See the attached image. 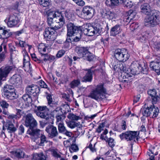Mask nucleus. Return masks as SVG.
Returning a JSON list of instances; mask_svg holds the SVG:
<instances>
[{
    "mask_svg": "<svg viewBox=\"0 0 160 160\" xmlns=\"http://www.w3.org/2000/svg\"><path fill=\"white\" fill-rule=\"evenodd\" d=\"M51 19H52L56 22L55 25H51V40L54 41L56 39L57 35L56 30L60 28L59 26H56V24L59 23V22L62 23L63 24L64 23V19L61 13L52 11H51ZM52 22L51 21V23Z\"/></svg>",
    "mask_w": 160,
    "mask_h": 160,
    "instance_id": "f257e3e1",
    "label": "nucleus"
},
{
    "mask_svg": "<svg viewBox=\"0 0 160 160\" xmlns=\"http://www.w3.org/2000/svg\"><path fill=\"white\" fill-rule=\"evenodd\" d=\"M146 26L150 28L154 27L160 24V12L153 10L147 16L144 20Z\"/></svg>",
    "mask_w": 160,
    "mask_h": 160,
    "instance_id": "f03ea898",
    "label": "nucleus"
},
{
    "mask_svg": "<svg viewBox=\"0 0 160 160\" xmlns=\"http://www.w3.org/2000/svg\"><path fill=\"white\" fill-rule=\"evenodd\" d=\"M106 90L102 84L97 85L96 87L91 92L88 97L97 101L102 100L105 98V94Z\"/></svg>",
    "mask_w": 160,
    "mask_h": 160,
    "instance_id": "7ed1b4c3",
    "label": "nucleus"
},
{
    "mask_svg": "<svg viewBox=\"0 0 160 160\" xmlns=\"http://www.w3.org/2000/svg\"><path fill=\"white\" fill-rule=\"evenodd\" d=\"M130 72L133 75H136L140 72L145 74L148 73V67L147 65L144 63H140L138 61L133 62L130 66Z\"/></svg>",
    "mask_w": 160,
    "mask_h": 160,
    "instance_id": "20e7f679",
    "label": "nucleus"
},
{
    "mask_svg": "<svg viewBox=\"0 0 160 160\" xmlns=\"http://www.w3.org/2000/svg\"><path fill=\"white\" fill-rule=\"evenodd\" d=\"M15 67L13 64H6L0 68V87L2 84V82L6 81L8 74L13 71Z\"/></svg>",
    "mask_w": 160,
    "mask_h": 160,
    "instance_id": "39448f33",
    "label": "nucleus"
},
{
    "mask_svg": "<svg viewBox=\"0 0 160 160\" xmlns=\"http://www.w3.org/2000/svg\"><path fill=\"white\" fill-rule=\"evenodd\" d=\"M139 132L138 131H129L122 132L119 135L121 140H125L127 141L136 142L135 139L138 141Z\"/></svg>",
    "mask_w": 160,
    "mask_h": 160,
    "instance_id": "423d86ee",
    "label": "nucleus"
},
{
    "mask_svg": "<svg viewBox=\"0 0 160 160\" xmlns=\"http://www.w3.org/2000/svg\"><path fill=\"white\" fill-rule=\"evenodd\" d=\"M114 53L116 58L120 62H125L128 59L129 57L127 50L124 48L116 49Z\"/></svg>",
    "mask_w": 160,
    "mask_h": 160,
    "instance_id": "0eeeda50",
    "label": "nucleus"
},
{
    "mask_svg": "<svg viewBox=\"0 0 160 160\" xmlns=\"http://www.w3.org/2000/svg\"><path fill=\"white\" fill-rule=\"evenodd\" d=\"M142 112L143 116L147 117L152 115V118H155L158 115L159 109L158 108H155L153 105L147 108H143L142 109Z\"/></svg>",
    "mask_w": 160,
    "mask_h": 160,
    "instance_id": "6e6552de",
    "label": "nucleus"
},
{
    "mask_svg": "<svg viewBox=\"0 0 160 160\" xmlns=\"http://www.w3.org/2000/svg\"><path fill=\"white\" fill-rule=\"evenodd\" d=\"M36 114L38 117L46 120L49 119V109L46 106H39L35 110Z\"/></svg>",
    "mask_w": 160,
    "mask_h": 160,
    "instance_id": "1a4fd4ad",
    "label": "nucleus"
},
{
    "mask_svg": "<svg viewBox=\"0 0 160 160\" xmlns=\"http://www.w3.org/2000/svg\"><path fill=\"white\" fill-rule=\"evenodd\" d=\"M25 125L32 129L36 127L37 123L31 113L28 114L25 116Z\"/></svg>",
    "mask_w": 160,
    "mask_h": 160,
    "instance_id": "9d476101",
    "label": "nucleus"
},
{
    "mask_svg": "<svg viewBox=\"0 0 160 160\" xmlns=\"http://www.w3.org/2000/svg\"><path fill=\"white\" fill-rule=\"evenodd\" d=\"M7 24L8 27L10 28L18 27L20 24V20L17 16L11 14L8 19Z\"/></svg>",
    "mask_w": 160,
    "mask_h": 160,
    "instance_id": "9b49d317",
    "label": "nucleus"
},
{
    "mask_svg": "<svg viewBox=\"0 0 160 160\" xmlns=\"http://www.w3.org/2000/svg\"><path fill=\"white\" fill-rule=\"evenodd\" d=\"M39 4L42 6L46 7L44 9V14L45 16L47 17V22L48 24H50V2L49 0H38Z\"/></svg>",
    "mask_w": 160,
    "mask_h": 160,
    "instance_id": "f8f14e48",
    "label": "nucleus"
},
{
    "mask_svg": "<svg viewBox=\"0 0 160 160\" xmlns=\"http://www.w3.org/2000/svg\"><path fill=\"white\" fill-rule=\"evenodd\" d=\"M12 155L18 159H21L28 158V156L26 155L24 150L22 148H18L10 152Z\"/></svg>",
    "mask_w": 160,
    "mask_h": 160,
    "instance_id": "ddd939ff",
    "label": "nucleus"
},
{
    "mask_svg": "<svg viewBox=\"0 0 160 160\" xmlns=\"http://www.w3.org/2000/svg\"><path fill=\"white\" fill-rule=\"evenodd\" d=\"M13 32L5 26H0V39L5 40L11 37Z\"/></svg>",
    "mask_w": 160,
    "mask_h": 160,
    "instance_id": "4468645a",
    "label": "nucleus"
},
{
    "mask_svg": "<svg viewBox=\"0 0 160 160\" xmlns=\"http://www.w3.org/2000/svg\"><path fill=\"white\" fill-rule=\"evenodd\" d=\"M67 37H70L74 34L78 33V32L81 31L78 27L75 25L73 23L71 22L67 24Z\"/></svg>",
    "mask_w": 160,
    "mask_h": 160,
    "instance_id": "2eb2a0df",
    "label": "nucleus"
},
{
    "mask_svg": "<svg viewBox=\"0 0 160 160\" xmlns=\"http://www.w3.org/2000/svg\"><path fill=\"white\" fill-rule=\"evenodd\" d=\"M13 120H7L5 122V126L8 133L10 134L14 133L17 130V126L13 124Z\"/></svg>",
    "mask_w": 160,
    "mask_h": 160,
    "instance_id": "dca6fc26",
    "label": "nucleus"
},
{
    "mask_svg": "<svg viewBox=\"0 0 160 160\" xmlns=\"http://www.w3.org/2000/svg\"><path fill=\"white\" fill-rule=\"evenodd\" d=\"M26 91L28 94L35 96L39 92L40 88L37 85L32 84L28 85L26 87Z\"/></svg>",
    "mask_w": 160,
    "mask_h": 160,
    "instance_id": "f3484780",
    "label": "nucleus"
},
{
    "mask_svg": "<svg viewBox=\"0 0 160 160\" xmlns=\"http://www.w3.org/2000/svg\"><path fill=\"white\" fill-rule=\"evenodd\" d=\"M148 93L151 97L152 103L156 104L158 101H160V94L157 95V92L155 89H149L148 91Z\"/></svg>",
    "mask_w": 160,
    "mask_h": 160,
    "instance_id": "a211bd4d",
    "label": "nucleus"
},
{
    "mask_svg": "<svg viewBox=\"0 0 160 160\" xmlns=\"http://www.w3.org/2000/svg\"><path fill=\"white\" fill-rule=\"evenodd\" d=\"M88 47H77L76 48L75 51L79 56L84 58L88 52Z\"/></svg>",
    "mask_w": 160,
    "mask_h": 160,
    "instance_id": "6ab92c4d",
    "label": "nucleus"
},
{
    "mask_svg": "<svg viewBox=\"0 0 160 160\" xmlns=\"http://www.w3.org/2000/svg\"><path fill=\"white\" fill-rule=\"evenodd\" d=\"M102 16L105 18H107L109 20L115 18L116 16V14L113 11H103L101 12Z\"/></svg>",
    "mask_w": 160,
    "mask_h": 160,
    "instance_id": "aec40b11",
    "label": "nucleus"
},
{
    "mask_svg": "<svg viewBox=\"0 0 160 160\" xmlns=\"http://www.w3.org/2000/svg\"><path fill=\"white\" fill-rule=\"evenodd\" d=\"M122 31L121 25L117 24L112 27L110 31V35L113 37H116L117 35L120 33Z\"/></svg>",
    "mask_w": 160,
    "mask_h": 160,
    "instance_id": "412c9836",
    "label": "nucleus"
},
{
    "mask_svg": "<svg viewBox=\"0 0 160 160\" xmlns=\"http://www.w3.org/2000/svg\"><path fill=\"white\" fill-rule=\"evenodd\" d=\"M94 10L90 6H84L82 10V12L85 16L89 17H92L93 16Z\"/></svg>",
    "mask_w": 160,
    "mask_h": 160,
    "instance_id": "4be33fe9",
    "label": "nucleus"
},
{
    "mask_svg": "<svg viewBox=\"0 0 160 160\" xmlns=\"http://www.w3.org/2000/svg\"><path fill=\"white\" fill-rule=\"evenodd\" d=\"M141 12L145 14L148 15L153 11H152L151 8L148 3H144L140 7Z\"/></svg>",
    "mask_w": 160,
    "mask_h": 160,
    "instance_id": "5701e85b",
    "label": "nucleus"
},
{
    "mask_svg": "<svg viewBox=\"0 0 160 160\" xmlns=\"http://www.w3.org/2000/svg\"><path fill=\"white\" fill-rule=\"evenodd\" d=\"M10 81L11 84L17 85L22 83V78L19 75L15 74L10 78Z\"/></svg>",
    "mask_w": 160,
    "mask_h": 160,
    "instance_id": "b1692460",
    "label": "nucleus"
},
{
    "mask_svg": "<svg viewBox=\"0 0 160 160\" xmlns=\"http://www.w3.org/2000/svg\"><path fill=\"white\" fill-rule=\"evenodd\" d=\"M122 0H106L105 3L108 6L114 7L121 4Z\"/></svg>",
    "mask_w": 160,
    "mask_h": 160,
    "instance_id": "393cba45",
    "label": "nucleus"
},
{
    "mask_svg": "<svg viewBox=\"0 0 160 160\" xmlns=\"http://www.w3.org/2000/svg\"><path fill=\"white\" fill-rule=\"evenodd\" d=\"M50 48V47L47 46L43 43L40 44L38 46V50L41 55L43 54L45 52L48 53Z\"/></svg>",
    "mask_w": 160,
    "mask_h": 160,
    "instance_id": "a878e982",
    "label": "nucleus"
},
{
    "mask_svg": "<svg viewBox=\"0 0 160 160\" xmlns=\"http://www.w3.org/2000/svg\"><path fill=\"white\" fill-rule=\"evenodd\" d=\"M61 153L57 148L52 147L51 148V154L52 156L55 158L58 159V158H61Z\"/></svg>",
    "mask_w": 160,
    "mask_h": 160,
    "instance_id": "bb28decb",
    "label": "nucleus"
},
{
    "mask_svg": "<svg viewBox=\"0 0 160 160\" xmlns=\"http://www.w3.org/2000/svg\"><path fill=\"white\" fill-rule=\"evenodd\" d=\"M87 72L83 78V81L84 82H91L92 79V73L93 71L91 69L87 70Z\"/></svg>",
    "mask_w": 160,
    "mask_h": 160,
    "instance_id": "cd10ccee",
    "label": "nucleus"
},
{
    "mask_svg": "<svg viewBox=\"0 0 160 160\" xmlns=\"http://www.w3.org/2000/svg\"><path fill=\"white\" fill-rule=\"evenodd\" d=\"M83 32L85 34L89 36H92L95 34L93 26H88L87 28H85Z\"/></svg>",
    "mask_w": 160,
    "mask_h": 160,
    "instance_id": "c85d7f7f",
    "label": "nucleus"
},
{
    "mask_svg": "<svg viewBox=\"0 0 160 160\" xmlns=\"http://www.w3.org/2000/svg\"><path fill=\"white\" fill-rule=\"evenodd\" d=\"M16 115L11 114V115L9 116L8 118L11 120H13V122L14 121V119H19L21 118L22 112L21 110L16 109Z\"/></svg>",
    "mask_w": 160,
    "mask_h": 160,
    "instance_id": "c756f323",
    "label": "nucleus"
},
{
    "mask_svg": "<svg viewBox=\"0 0 160 160\" xmlns=\"http://www.w3.org/2000/svg\"><path fill=\"white\" fill-rule=\"evenodd\" d=\"M47 158L42 153H35L32 155V160H46Z\"/></svg>",
    "mask_w": 160,
    "mask_h": 160,
    "instance_id": "7c9ffc66",
    "label": "nucleus"
},
{
    "mask_svg": "<svg viewBox=\"0 0 160 160\" xmlns=\"http://www.w3.org/2000/svg\"><path fill=\"white\" fill-rule=\"evenodd\" d=\"M95 34H100L103 32L102 28L101 25L99 23L95 24L93 25Z\"/></svg>",
    "mask_w": 160,
    "mask_h": 160,
    "instance_id": "2f4dec72",
    "label": "nucleus"
},
{
    "mask_svg": "<svg viewBox=\"0 0 160 160\" xmlns=\"http://www.w3.org/2000/svg\"><path fill=\"white\" fill-rule=\"evenodd\" d=\"M31 131H30L29 134L31 136H33L36 139L38 138L40 135L41 130L39 129H30Z\"/></svg>",
    "mask_w": 160,
    "mask_h": 160,
    "instance_id": "473e14b6",
    "label": "nucleus"
},
{
    "mask_svg": "<svg viewBox=\"0 0 160 160\" xmlns=\"http://www.w3.org/2000/svg\"><path fill=\"white\" fill-rule=\"evenodd\" d=\"M150 35L148 32H146L142 33L141 36L139 38V40L142 42H145L146 39L149 38Z\"/></svg>",
    "mask_w": 160,
    "mask_h": 160,
    "instance_id": "72a5a7b5",
    "label": "nucleus"
},
{
    "mask_svg": "<svg viewBox=\"0 0 160 160\" xmlns=\"http://www.w3.org/2000/svg\"><path fill=\"white\" fill-rule=\"evenodd\" d=\"M4 94L7 98L10 100L14 99L17 97V95L15 90L10 92L7 94Z\"/></svg>",
    "mask_w": 160,
    "mask_h": 160,
    "instance_id": "f704fd0d",
    "label": "nucleus"
},
{
    "mask_svg": "<svg viewBox=\"0 0 160 160\" xmlns=\"http://www.w3.org/2000/svg\"><path fill=\"white\" fill-rule=\"evenodd\" d=\"M160 64V62H152L150 63V67L152 70L156 72H159L158 71V68Z\"/></svg>",
    "mask_w": 160,
    "mask_h": 160,
    "instance_id": "c9c22d12",
    "label": "nucleus"
},
{
    "mask_svg": "<svg viewBox=\"0 0 160 160\" xmlns=\"http://www.w3.org/2000/svg\"><path fill=\"white\" fill-rule=\"evenodd\" d=\"M15 90L14 86L8 84L5 85L3 88L4 94H7L10 92Z\"/></svg>",
    "mask_w": 160,
    "mask_h": 160,
    "instance_id": "e433bc0d",
    "label": "nucleus"
},
{
    "mask_svg": "<svg viewBox=\"0 0 160 160\" xmlns=\"http://www.w3.org/2000/svg\"><path fill=\"white\" fill-rule=\"evenodd\" d=\"M119 68L121 71H122L123 72L126 73V75L128 74L129 71H130V69L129 68V66H126L124 63L120 65Z\"/></svg>",
    "mask_w": 160,
    "mask_h": 160,
    "instance_id": "4c0bfd02",
    "label": "nucleus"
},
{
    "mask_svg": "<svg viewBox=\"0 0 160 160\" xmlns=\"http://www.w3.org/2000/svg\"><path fill=\"white\" fill-rule=\"evenodd\" d=\"M58 135V132L56 127L51 125V138L56 137Z\"/></svg>",
    "mask_w": 160,
    "mask_h": 160,
    "instance_id": "58836bf2",
    "label": "nucleus"
},
{
    "mask_svg": "<svg viewBox=\"0 0 160 160\" xmlns=\"http://www.w3.org/2000/svg\"><path fill=\"white\" fill-rule=\"evenodd\" d=\"M76 36L72 38V42H78L79 41L81 38L82 33L81 30L79 31L78 32V33H76Z\"/></svg>",
    "mask_w": 160,
    "mask_h": 160,
    "instance_id": "ea45409f",
    "label": "nucleus"
},
{
    "mask_svg": "<svg viewBox=\"0 0 160 160\" xmlns=\"http://www.w3.org/2000/svg\"><path fill=\"white\" fill-rule=\"evenodd\" d=\"M49 28L45 29V30L43 33L44 38L47 41V42L49 43L50 41V31L49 30Z\"/></svg>",
    "mask_w": 160,
    "mask_h": 160,
    "instance_id": "a19ab883",
    "label": "nucleus"
},
{
    "mask_svg": "<svg viewBox=\"0 0 160 160\" xmlns=\"http://www.w3.org/2000/svg\"><path fill=\"white\" fill-rule=\"evenodd\" d=\"M56 123L60 122V123H63L62 122L66 118V116L64 114H57L56 116Z\"/></svg>",
    "mask_w": 160,
    "mask_h": 160,
    "instance_id": "79ce46f5",
    "label": "nucleus"
},
{
    "mask_svg": "<svg viewBox=\"0 0 160 160\" xmlns=\"http://www.w3.org/2000/svg\"><path fill=\"white\" fill-rule=\"evenodd\" d=\"M40 142L39 144L41 146H44V143H47L48 141L46 137L42 134H41V136H40Z\"/></svg>",
    "mask_w": 160,
    "mask_h": 160,
    "instance_id": "37998d69",
    "label": "nucleus"
},
{
    "mask_svg": "<svg viewBox=\"0 0 160 160\" xmlns=\"http://www.w3.org/2000/svg\"><path fill=\"white\" fill-rule=\"evenodd\" d=\"M80 84V80H73L69 84L70 87L71 88H74L78 86Z\"/></svg>",
    "mask_w": 160,
    "mask_h": 160,
    "instance_id": "c03bdc74",
    "label": "nucleus"
},
{
    "mask_svg": "<svg viewBox=\"0 0 160 160\" xmlns=\"http://www.w3.org/2000/svg\"><path fill=\"white\" fill-rule=\"evenodd\" d=\"M155 148L154 147H152L149 149L150 152L153 154L150 156L149 158L150 160H154V156L153 155H156L158 154V152L155 151Z\"/></svg>",
    "mask_w": 160,
    "mask_h": 160,
    "instance_id": "a18cd8bd",
    "label": "nucleus"
},
{
    "mask_svg": "<svg viewBox=\"0 0 160 160\" xmlns=\"http://www.w3.org/2000/svg\"><path fill=\"white\" fill-rule=\"evenodd\" d=\"M122 2L121 3L122 4L124 7L130 8L132 7V3L131 1H129L127 0H122Z\"/></svg>",
    "mask_w": 160,
    "mask_h": 160,
    "instance_id": "49530a36",
    "label": "nucleus"
},
{
    "mask_svg": "<svg viewBox=\"0 0 160 160\" xmlns=\"http://www.w3.org/2000/svg\"><path fill=\"white\" fill-rule=\"evenodd\" d=\"M67 117L69 119L77 121L80 119V117L76 116V115H75L72 113H69Z\"/></svg>",
    "mask_w": 160,
    "mask_h": 160,
    "instance_id": "de8ad7c7",
    "label": "nucleus"
},
{
    "mask_svg": "<svg viewBox=\"0 0 160 160\" xmlns=\"http://www.w3.org/2000/svg\"><path fill=\"white\" fill-rule=\"evenodd\" d=\"M94 57V55L92 53L88 51L86 56L84 58V59H87L89 61H91L93 60Z\"/></svg>",
    "mask_w": 160,
    "mask_h": 160,
    "instance_id": "09e8293b",
    "label": "nucleus"
},
{
    "mask_svg": "<svg viewBox=\"0 0 160 160\" xmlns=\"http://www.w3.org/2000/svg\"><path fill=\"white\" fill-rule=\"evenodd\" d=\"M59 132L60 133H64L66 131V129L63 123H59L58 125Z\"/></svg>",
    "mask_w": 160,
    "mask_h": 160,
    "instance_id": "8fccbe9b",
    "label": "nucleus"
},
{
    "mask_svg": "<svg viewBox=\"0 0 160 160\" xmlns=\"http://www.w3.org/2000/svg\"><path fill=\"white\" fill-rule=\"evenodd\" d=\"M31 56L32 60L37 62L38 63H40L42 62V60L37 57L35 53L31 54Z\"/></svg>",
    "mask_w": 160,
    "mask_h": 160,
    "instance_id": "3c124183",
    "label": "nucleus"
},
{
    "mask_svg": "<svg viewBox=\"0 0 160 160\" xmlns=\"http://www.w3.org/2000/svg\"><path fill=\"white\" fill-rule=\"evenodd\" d=\"M72 42L70 37H68L65 42H64V46L65 48H68L70 47V42Z\"/></svg>",
    "mask_w": 160,
    "mask_h": 160,
    "instance_id": "603ef678",
    "label": "nucleus"
},
{
    "mask_svg": "<svg viewBox=\"0 0 160 160\" xmlns=\"http://www.w3.org/2000/svg\"><path fill=\"white\" fill-rule=\"evenodd\" d=\"M67 126L71 128H73L77 126V124L73 121H71L66 122Z\"/></svg>",
    "mask_w": 160,
    "mask_h": 160,
    "instance_id": "864d4df0",
    "label": "nucleus"
},
{
    "mask_svg": "<svg viewBox=\"0 0 160 160\" xmlns=\"http://www.w3.org/2000/svg\"><path fill=\"white\" fill-rule=\"evenodd\" d=\"M23 68L26 71L28 72L30 70L31 64L30 62H27L26 63H23Z\"/></svg>",
    "mask_w": 160,
    "mask_h": 160,
    "instance_id": "5fc2aeb1",
    "label": "nucleus"
},
{
    "mask_svg": "<svg viewBox=\"0 0 160 160\" xmlns=\"http://www.w3.org/2000/svg\"><path fill=\"white\" fill-rule=\"evenodd\" d=\"M22 98L24 101L27 102V103H30L31 101V98L28 94H24L22 96Z\"/></svg>",
    "mask_w": 160,
    "mask_h": 160,
    "instance_id": "6e6d98bb",
    "label": "nucleus"
},
{
    "mask_svg": "<svg viewBox=\"0 0 160 160\" xmlns=\"http://www.w3.org/2000/svg\"><path fill=\"white\" fill-rule=\"evenodd\" d=\"M46 52V53H44L43 54L41 55V56L43 57L42 61L46 62L48 61H49L50 59V55L48 54Z\"/></svg>",
    "mask_w": 160,
    "mask_h": 160,
    "instance_id": "4d7b16f0",
    "label": "nucleus"
},
{
    "mask_svg": "<svg viewBox=\"0 0 160 160\" xmlns=\"http://www.w3.org/2000/svg\"><path fill=\"white\" fill-rule=\"evenodd\" d=\"M107 142L110 147L111 148L113 147L115 145L114 139L112 138H110L107 139Z\"/></svg>",
    "mask_w": 160,
    "mask_h": 160,
    "instance_id": "13d9d810",
    "label": "nucleus"
},
{
    "mask_svg": "<svg viewBox=\"0 0 160 160\" xmlns=\"http://www.w3.org/2000/svg\"><path fill=\"white\" fill-rule=\"evenodd\" d=\"M128 14L129 15V17L128 18H130V20H131L134 18L136 15V12L132 10H130L128 12Z\"/></svg>",
    "mask_w": 160,
    "mask_h": 160,
    "instance_id": "bf43d9fd",
    "label": "nucleus"
},
{
    "mask_svg": "<svg viewBox=\"0 0 160 160\" xmlns=\"http://www.w3.org/2000/svg\"><path fill=\"white\" fill-rule=\"evenodd\" d=\"M78 150V146L75 144H72L70 148V151L71 152H76Z\"/></svg>",
    "mask_w": 160,
    "mask_h": 160,
    "instance_id": "052dcab7",
    "label": "nucleus"
},
{
    "mask_svg": "<svg viewBox=\"0 0 160 160\" xmlns=\"http://www.w3.org/2000/svg\"><path fill=\"white\" fill-rule=\"evenodd\" d=\"M105 125V123L104 122L100 123L96 129L97 132L98 133H100L103 130V128L104 127Z\"/></svg>",
    "mask_w": 160,
    "mask_h": 160,
    "instance_id": "680f3d73",
    "label": "nucleus"
},
{
    "mask_svg": "<svg viewBox=\"0 0 160 160\" xmlns=\"http://www.w3.org/2000/svg\"><path fill=\"white\" fill-rule=\"evenodd\" d=\"M38 84L42 88H48V86L42 80H40L38 82Z\"/></svg>",
    "mask_w": 160,
    "mask_h": 160,
    "instance_id": "e2e57ef3",
    "label": "nucleus"
},
{
    "mask_svg": "<svg viewBox=\"0 0 160 160\" xmlns=\"http://www.w3.org/2000/svg\"><path fill=\"white\" fill-rule=\"evenodd\" d=\"M96 143H95L93 145L91 143H90L88 148H89L90 151L92 152H96V149L95 148V145Z\"/></svg>",
    "mask_w": 160,
    "mask_h": 160,
    "instance_id": "0e129e2a",
    "label": "nucleus"
},
{
    "mask_svg": "<svg viewBox=\"0 0 160 160\" xmlns=\"http://www.w3.org/2000/svg\"><path fill=\"white\" fill-rule=\"evenodd\" d=\"M154 48L157 51L160 50V42H154L153 45Z\"/></svg>",
    "mask_w": 160,
    "mask_h": 160,
    "instance_id": "69168bd1",
    "label": "nucleus"
},
{
    "mask_svg": "<svg viewBox=\"0 0 160 160\" xmlns=\"http://www.w3.org/2000/svg\"><path fill=\"white\" fill-rule=\"evenodd\" d=\"M65 51L63 50H61L58 51L56 54V56L58 58L61 57L65 53Z\"/></svg>",
    "mask_w": 160,
    "mask_h": 160,
    "instance_id": "338daca9",
    "label": "nucleus"
},
{
    "mask_svg": "<svg viewBox=\"0 0 160 160\" xmlns=\"http://www.w3.org/2000/svg\"><path fill=\"white\" fill-rule=\"evenodd\" d=\"M18 134H22L24 132V128L23 125H21L18 128Z\"/></svg>",
    "mask_w": 160,
    "mask_h": 160,
    "instance_id": "774afa93",
    "label": "nucleus"
}]
</instances>
